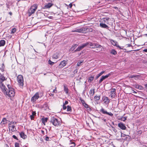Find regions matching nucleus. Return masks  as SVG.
Masks as SVG:
<instances>
[{"instance_id": "obj_1", "label": "nucleus", "mask_w": 147, "mask_h": 147, "mask_svg": "<svg viewBox=\"0 0 147 147\" xmlns=\"http://www.w3.org/2000/svg\"><path fill=\"white\" fill-rule=\"evenodd\" d=\"M93 45L92 42H87L86 43L78 47V48L75 50L74 52H75L77 51H79L81 50L84 47L87 46H92Z\"/></svg>"}, {"instance_id": "obj_2", "label": "nucleus", "mask_w": 147, "mask_h": 147, "mask_svg": "<svg viewBox=\"0 0 147 147\" xmlns=\"http://www.w3.org/2000/svg\"><path fill=\"white\" fill-rule=\"evenodd\" d=\"M6 97H9L11 98L13 97L15 95V92L13 88H10L9 90H7L5 93Z\"/></svg>"}, {"instance_id": "obj_3", "label": "nucleus", "mask_w": 147, "mask_h": 147, "mask_svg": "<svg viewBox=\"0 0 147 147\" xmlns=\"http://www.w3.org/2000/svg\"><path fill=\"white\" fill-rule=\"evenodd\" d=\"M38 5L37 4H34L28 10V13L29 16H31L32 14L34 13L37 8Z\"/></svg>"}, {"instance_id": "obj_4", "label": "nucleus", "mask_w": 147, "mask_h": 147, "mask_svg": "<svg viewBox=\"0 0 147 147\" xmlns=\"http://www.w3.org/2000/svg\"><path fill=\"white\" fill-rule=\"evenodd\" d=\"M50 122L54 126L57 127L59 126L60 123V121L53 117L51 118Z\"/></svg>"}, {"instance_id": "obj_5", "label": "nucleus", "mask_w": 147, "mask_h": 147, "mask_svg": "<svg viewBox=\"0 0 147 147\" xmlns=\"http://www.w3.org/2000/svg\"><path fill=\"white\" fill-rule=\"evenodd\" d=\"M17 80L19 86L21 87L24 86V78L21 75H19L17 77Z\"/></svg>"}, {"instance_id": "obj_6", "label": "nucleus", "mask_w": 147, "mask_h": 147, "mask_svg": "<svg viewBox=\"0 0 147 147\" xmlns=\"http://www.w3.org/2000/svg\"><path fill=\"white\" fill-rule=\"evenodd\" d=\"M16 123L15 122L11 121L9 124V130L14 131L16 130L15 125L16 124Z\"/></svg>"}, {"instance_id": "obj_7", "label": "nucleus", "mask_w": 147, "mask_h": 147, "mask_svg": "<svg viewBox=\"0 0 147 147\" xmlns=\"http://www.w3.org/2000/svg\"><path fill=\"white\" fill-rule=\"evenodd\" d=\"M110 94V96L112 98H115L116 95V90L115 88L111 89Z\"/></svg>"}, {"instance_id": "obj_8", "label": "nucleus", "mask_w": 147, "mask_h": 147, "mask_svg": "<svg viewBox=\"0 0 147 147\" xmlns=\"http://www.w3.org/2000/svg\"><path fill=\"white\" fill-rule=\"evenodd\" d=\"M87 30V29L84 27H83L81 28L77 29L75 30H72V32H78L79 33H84Z\"/></svg>"}, {"instance_id": "obj_9", "label": "nucleus", "mask_w": 147, "mask_h": 147, "mask_svg": "<svg viewBox=\"0 0 147 147\" xmlns=\"http://www.w3.org/2000/svg\"><path fill=\"white\" fill-rule=\"evenodd\" d=\"M39 97V94L38 92H36L31 98V101L33 102H35Z\"/></svg>"}, {"instance_id": "obj_10", "label": "nucleus", "mask_w": 147, "mask_h": 147, "mask_svg": "<svg viewBox=\"0 0 147 147\" xmlns=\"http://www.w3.org/2000/svg\"><path fill=\"white\" fill-rule=\"evenodd\" d=\"M100 111L104 114H107L109 115L110 116H113V114L111 112H108L106 111L103 108H102L100 110Z\"/></svg>"}, {"instance_id": "obj_11", "label": "nucleus", "mask_w": 147, "mask_h": 147, "mask_svg": "<svg viewBox=\"0 0 147 147\" xmlns=\"http://www.w3.org/2000/svg\"><path fill=\"white\" fill-rule=\"evenodd\" d=\"M129 78H134L135 80H137L141 78V76L139 75H137L136 74L133 75L129 76Z\"/></svg>"}, {"instance_id": "obj_12", "label": "nucleus", "mask_w": 147, "mask_h": 147, "mask_svg": "<svg viewBox=\"0 0 147 147\" xmlns=\"http://www.w3.org/2000/svg\"><path fill=\"white\" fill-rule=\"evenodd\" d=\"M0 88L2 92L4 93H5L7 89L3 83H0Z\"/></svg>"}, {"instance_id": "obj_13", "label": "nucleus", "mask_w": 147, "mask_h": 147, "mask_svg": "<svg viewBox=\"0 0 147 147\" xmlns=\"http://www.w3.org/2000/svg\"><path fill=\"white\" fill-rule=\"evenodd\" d=\"M111 75L110 73L109 74H108L105 76H102L101 78L100 79V80L98 81V83L99 84L101 83L104 80L106 79V78H107Z\"/></svg>"}, {"instance_id": "obj_14", "label": "nucleus", "mask_w": 147, "mask_h": 147, "mask_svg": "<svg viewBox=\"0 0 147 147\" xmlns=\"http://www.w3.org/2000/svg\"><path fill=\"white\" fill-rule=\"evenodd\" d=\"M102 99L104 103L106 105H108L110 102L109 99L108 97L104 96L102 97Z\"/></svg>"}, {"instance_id": "obj_15", "label": "nucleus", "mask_w": 147, "mask_h": 147, "mask_svg": "<svg viewBox=\"0 0 147 147\" xmlns=\"http://www.w3.org/2000/svg\"><path fill=\"white\" fill-rule=\"evenodd\" d=\"M66 64V61L65 60H63L60 63L59 65V68H62L64 67Z\"/></svg>"}, {"instance_id": "obj_16", "label": "nucleus", "mask_w": 147, "mask_h": 147, "mask_svg": "<svg viewBox=\"0 0 147 147\" xmlns=\"http://www.w3.org/2000/svg\"><path fill=\"white\" fill-rule=\"evenodd\" d=\"M118 125V126L122 130H125L126 128L125 125L123 123L121 122L119 123Z\"/></svg>"}, {"instance_id": "obj_17", "label": "nucleus", "mask_w": 147, "mask_h": 147, "mask_svg": "<svg viewBox=\"0 0 147 147\" xmlns=\"http://www.w3.org/2000/svg\"><path fill=\"white\" fill-rule=\"evenodd\" d=\"M110 42L112 44L113 46L117 47L120 49H123L122 48H121L119 46L117 45V42L116 41H114L113 40H111Z\"/></svg>"}, {"instance_id": "obj_18", "label": "nucleus", "mask_w": 147, "mask_h": 147, "mask_svg": "<svg viewBox=\"0 0 147 147\" xmlns=\"http://www.w3.org/2000/svg\"><path fill=\"white\" fill-rule=\"evenodd\" d=\"M6 80V78L2 75H0V83H3V82Z\"/></svg>"}, {"instance_id": "obj_19", "label": "nucleus", "mask_w": 147, "mask_h": 147, "mask_svg": "<svg viewBox=\"0 0 147 147\" xmlns=\"http://www.w3.org/2000/svg\"><path fill=\"white\" fill-rule=\"evenodd\" d=\"M63 88L66 94H68L69 93V89L66 84H63Z\"/></svg>"}, {"instance_id": "obj_20", "label": "nucleus", "mask_w": 147, "mask_h": 147, "mask_svg": "<svg viewBox=\"0 0 147 147\" xmlns=\"http://www.w3.org/2000/svg\"><path fill=\"white\" fill-rule=\"evenodd\" d=\"M134 87L140 90H142L144 89V88L142 86L138 84H135L134 85Z\"/></svg>"}, {"instance_id": "obj_21", "label": "nucleus", "mask_w": 147, "mask_h": 147, "mask_svg": "<svg viewBox=\"0 0 147 147\" xmlns=\"http://www.w3.org/2000/svg\"><path fill=\"white\" fill-rule=\"evenodd\" d=\"M53 5V4L52 3H48L45 5V8H49L52 7Z\"/></svg>"}, {"instance_id": "obj_22", "label": "nucleus", "mask_w": 147, "mask_h": 147, "mask_svg": "<svg viewBox=\"0 0 147 147\" xmlns=\"http://www.w3.org/2000/svg\"><path fill=\"white\" fill-rule=\"evenodd\" d=\"M102 47L101 45L98 44L96 47H90V48L92 49H94L95 48H100L101 49V51H102L104 50V49L102 48Z\"/></svg>"}, {"instance_id": "obj_23", "label": "nucleus", "mask_w": 147, "mask_h": 147, "mask_svg": "<svg viewBox=\"0 0 147 147\" xmlns=\"http://www.w3.org/2000/svg\"><path fill=\"white\" fill-rule=\"evenodd\" d=\"M100 26L101 28H109V27L107 25L103 23H100Z\"/></svg>"}, {"instance_id": "obj_24", "label": "nucleus", "mask_w": 147, "mask_h": 147, "mask_svg": "<svg viewBox=\"0 0 147 147\" xmlns=\"http://www.w3.org/2000/svg\"><path fill=\"white\" fill-rule=\"evenodd\" d=\"M36 113L35 111H32V115L30 116V117L31 120L34 119V116L36 115Z\"/></svg>"}, {"instance_id": "obj_25", "label": "nucleus", "mask_w": 147, "mask_h": 147, "mask_svg": "<svg viewBox=\"0 0 147 147\" xmlns=\"http://www.w3.org/2000/svg\"><path fill=\"white\" fill-rule=\"evenodd\" d=\"M59 53H56L53 55L52 57L53 59H57L59 58Z\"/></svg>"}, {"instance_id": "obj_26", "label": "nucleus", "mask_w": 147, "mask_h": 147, "mask_svg": "<svg viewBox=\"0 0 147 147\" xmlns=\"http://www.w3.org/2000/svg\"><path fill=\"white\" fill-rule=\"evenodd\" d=\"M7 122V120L6 118H3L1 124L2 125H3L5 124Z\"/></svg>"}, {"instance_id": "obj_27", "label": "nucleus", "mask_w": 147, "mask_h": 147, "mask_svg": "<svg viewBox=\"0 0 147 147\" xmlns=\"http://www.w3.org/2000/svg\"><path fill=\"white\" fill-rule=\"evenodd\" d=\"M20 137L21 138H26L27 137V136L25 134L24 132H22L19 133Z\"/></svg>"}, {"instance_id": "obj_28", "label": "nucleus", "mask_w": 147, "mask_h": 147, "mask_svg": "<svg viewBox=\"0 0 147 147\" xmlns=\"http://www.w3.org/2000/svg\"><path fill=\"white\" fill-rule=\"evenodd\" d=\"M78 46L77 44H75L73 45L70 49V51H74L75 49Z\"/></svg>"}, {"instance_id": "obj_29", "label": "nucleus", "mask_w": 147, "mask_h": 147, "mask_svg": "<svg viewBox=\"0 0 147 147\" xmlns=\"http://www.w3.org/2000/svg\"><path fill=\"white\" fill-rule=\"evenodd\" d=\"M5 43V40H0V47L4 46Z\"/></svg>"}, {"instance_id": "obj_30", "label": "nucleus", "mask_w": 147, "mask_h": 147, "mask_svg": "<svg viewBox=\"0 0 147 147\" xmlns=\"http://www.w3.org/2000/svg\"><path fill=\"white\" fill-rule=\"evenodd\" d=\"M95 89H91L89 92V94L90 96H92L94 93Z\"/></svg>"}, {"instance_id": "obj_31", "label": "nucleus", "mask_w": 147, "mask_h": 147, "mask_svg": "<svg viewBox=\"0 0 147 147\" xmlns=\"http://www.w3.org/2000/svg\"><path fill=\"white\" fill-rule=\"evenodd\" d=\"M48 120L47 118H44L42 119V123L44 124H45V123L47 122Z\"/></svg>"}, {"instance_id": "obj_32", "label": "nucleus", "mask_w": 147, "mask_h": 147, "mask_svg": "<svg viewBox=\"0 0 147 147\" xmlns=\"http://www.w3.org/2000/svg\"><path fill=\"white\" fill-rule=\"evenodd\" d=\"M105 71H102L100 73H99L96 77V79H97L100 76L103 74L105 73Z\"/></svg>"}, {"instance_id": "obj_33", "label": "nucleus", "mask_w": 147, "mask_h": 147, "mask_svg": "<svg viewBox=\"0 0 147 147\" xmlns=\"http://www.w3.org/2000/svg\"><path fill=\"white\" fill-rule=\"evenodd\" d=\"M69 144H71V146H70L69 147H74L75 146V144L74 142H72L71 141H70Z\"/></svg>"}, {"instance_id": "obj_34", "label": "nucleus", "mask_w": 147, "mask_h": 147, "mask_svg": "<svg viewBox=\"0 0 147 147\" xmlns=\"http://www.w3.org/2000/svg\"><path fill=\"white\" fill-rule=\"evenodd\" d=\"M5 66L4 65V64L3 63L1 67L0 68V70L2 72H3L4 71V68H5Z\"/></svg>"}, {"instance_id": "obj_35", "label": "nucleus", "mask_w": 147, "mask_h": 147, "mask_svg": "<svg viewBox=\"0 0 147 147\" xmlns=\"http://www.w3.org/2000/svg\"><path fill=\"white\" fill-rule=\"evenodd\" d=\"M111 53L114 55H115L117 53V52L115 49H112L110 52Z\"/></svg>"}, {"instance_id": "obj_36", "label": "nucleus", "mask_w": 147, "mask_h": 147, "mask_svg": "<svg viewBox=\"0 0 147 147\" xmlns=\"http://www.w3.org/2000/svg\"><path fill=\"white\" fill-rule=\"evenodd\" d=\"M94 77L92 76H91L88 78V82H91L94 79Z\"/></svg>"}, {"instance_id": "obj_37", "label": "nucleus", "mask_w": 147, "mask_h": 147, "mask_svg": "<svg viewBox=\"0 0 147 147\" xmlns=\"http://www.w3.org/2000/svg\"><path fill=\"white\" fill-rule=\"evenodd\" d=\"M94 98L96 100H99L100 99V96H96L94 97Z\"/></svg>"}, {"instance_id": "obj_38", "label": "nucleus", "mask_w": 147, "mask_h": 147, "mask_svg": "<svg viewBox=\"0 0 147 147\" xmlns=\"http://www.w3.org/2000/svg\"><path fill=\"white\" fill-rule=\"evenodd\" d=\"M49 63L51 65H53L55 63L54 62L52 61L50 59H49L48 61Z\"/></svg>"}, {"instance_id": "obj_39", "label": "nucleus", "mask_w": 147, "mask_h": 147, "mask_svg": "<svg viewBox=\"0 0 147 147\" xmlns=\"http://www.w3.org/2000/svg\"><path fill=\"white\" fill-rule=\"evenodd\" d=\"M16 28H13L11 30V34H14V33L16 31Z\"/></svg>"}, {"instance_id": "obj_40", "label": "nucleus", "mask_w": 147, "mask_h": 147, "mask_svg": "<svg viewBox=\"0 0 147 147\" xmlns=\"http://www.w3.org/2000/svg\"><path fill=\"white\" fill-rule=\"evenodd\" d=\"M67 111H71V107L69 106H67Z\"/></svg>"}, {"instance_id": "obj_41", "label": "nucleus", "mask_w": 147, "mask_h": 147, "mask_svg": "<svg viewBox=\"0 0 147 147\" xmlns=\"http://www.w3.org/2000/svg\"><path fill=\"white\" fill-rule=\"evenodd\" d=\"M83 105L84 106V107L86 108H89V105L87 104L86 103H84V104H83Z\"/></svg>"}, {"instance_id": "obj_42", "label": "nucleus", "mask_w": 147, "mask_h": 147, "mask_svg": "<svg viewBox=\"0 0 147 147\" xmlns=\"http://www.w3.org/2000/svg\"><path fill=\"white\" fill-rule=\"evenodd\" d=\"M83 61H81L78 62L77 63V66H80L81 63H83Z\"/></svg>"}, {"instance_id": "obj_43", "label": "nucleus", "mask_w": 147, "mask_h": 147, "mask_svg": "<svg viewBox=\"0 0 147 147\" xmlns=\"http://www.w3.org/2000/svg\"><path fill=\"white\" fill-rule=\"evenodd\" d=\"M80 100L81 101V102L82 103V104H84V103H85V101L83 99H82L81 98L80 99Z\"/></svg>"}, {"instance_id": "obj_44", "label": "nucleus", "mask_w": 147, "mask_h": 147, "mask_svg": "<svg viewBox=\"0 0 147 147\" xmlns=\"http://www.w3.org/2000/svg\"><path fill=\"white\" fill-rule=\"evenodd\" d=\"M126 119H127V117H123V118H121V120L123 121H125Z\"/></svg>"}, {"instance_id": "obj_45", "label": "nucleus", "mask_w": 147, "mask_h": 147, "mask_svg": "<svg viewBox=\"0 0 147 147\" xmlns=\"http://www.w3.org/2000/svg\"><path fill=\"white\" fill-rule=\"evenodd\" d=\"M15 147H19V144L18 143H16L15 144Z\"/></svg>"}, {"instance_id": "obj_46", "label": "nucleus", "mask_w": 147, "mask_h": 147, "mask_svg": "<svg viewBox=\"0 0 147 147\" xmlns=\"http://www.w3.org/2000/svg\"><path fill=\"white\" fill-rule=\"evenodd\" d=\"M138 134L139 135H140L142 133V131L141 130H139L137 132Z\"/></svg>"}, {"instance_id": "obj_47", "label": "nucleus", "mask_w": 147, "mask_h": 147, "mask_svg": "<svg viewBox=\"0 0 147 147\" xmlns=\"http://www.w3.org/2000/svg\"><path fill=\"white\" fill-rule=\"evenodd\" d=\"M53 92L55 93H57V90H56V88H55L53 90Z\"/></svg>"}, {"instance_id": "obj_48", "label": "nucleus", "mask_w": 147, "mask_h": 147, "mask_svg": "<svg viewBox=\"0 0 147 147\" xmlns=\"http://www.w3.org/2000/svg\"><path fill=\"white\" fill-rule=\"evenodd\" d=\"M92 44H93V46H92L91 47H93V46H94V47H96L97 45L98 44L97 43H92Z\"/></svg>"}, {"instance_id": "obj_49", "label": "nucleus", "mask_w": 147, "mask_h": 147, "mask_svg": "<svg viewBox=\"0 0 147 147\" xmlns=\"http://www.w3.org/2000/svg\"><path fill=\"white\" fill-rule=\"evenodd\" d=\"M66 107L65 106V105H63V109L64 110H65L66 109Z\"/></svg>"}, {"instance_id": "obj_50", "label": "nucleus", "mask_w": 147, "mask_h": 147, "mask_svg": "<svg viewBox=\"0 0 147 147\" xmlns=\"http://www.w3.org/2000/svg\"><path fill=\"white\" fill-rule=\"evenodd\" d=\"M68 102L67 101H65L64 103H63V105H67L68 104Z\"/></svg>"}, {"instance_id": "obj_51", "label": "nucleus", "mask_w": 147, "mask_h": 147, "mask_svg": "<svg viewBox=\"0 0 147 147\" xmlns=\"http://www.w3.org/2000/svg\"><path fill=\"white\" fill-rule=\"evenodd\" d=\"M7 87H8V90H9V89L10 88H12V87H11V85H8Z\"/></svg>"}, {"instance_id": "obj_52", "label": "nucleus", "mask_w": 147, "mask_h": 147, "mask_svg": "<svg viewBox=\"0 0 147 147\" xmlns=\"http://www.w3.org/2000/svg\"><path fill=\"white\" fill-rule=\"evenodd\" d=\"M69 7L70 8H71L72 7V4H71V3H70V4H69Z\"/></svg>"}, {"instance_id": "obj_53", "label": "nucleus", "mask_w": 147, "mask_h": 147, "mask_svg": "<svg viewBox=\"0 0 147 147\" xmlns=\"http://www.w3.org/2000/svg\"><path fill=\"white\" fill-rule=\"evenodd\" d=\"M127 45V47H130L131 46V45L130 44H128Z\"/></svg>"}, {"instance_id": "obj_54", "label": "nucleus", "mask_w": 147, "mask_h": 147, "mask_svg": "<svg viewBox=\"0 0 147 147\" xmlns=\"http://www.w3.org/2000/svg\"><path fill=\"white\" fill-rule=\"evenodd\" d=\"M147 143V141H144V142H142V144H146Z\"/></svg>"}, {"instance_id": "obj_55", "label": "nucleus", "mask_w": 147, "mask_h": 147, "mask_svg": "<svg viewBox=\"0 0 147 147\" xmlns=\"http://www.w3.org/2000/svg\"><path fill=\"white\" fill-rule=\"evenodd\" d=\"M143 51L145 52H147V48L144 49Z\"/></svg>"}, {"instance_id": "obj_56", "label": "nucleus", "mask_w": 147, "mask_h": 147, "mask_svg": "<svg viewBox=\"0 0 147 147\" xmlns=\"http://www.w3.org/2000/svg\"><path fill=\"white\" fill-rule=\"evenodd\" d=\"M145 88L147 89V84L144 85Z\"/></svg>"}, {"instance_id": "obj_57", "label": "nucleus", "mask_w": 147, "mask_h": 147, "mask_svg": "<svg viewBox=\"0 0 147 147\" xmlns=\"http://www.w3.org/2000/svg\"><path fill=\"white\" fill-rule=\"evenodd\" d=\"M90 111H91V108L89 107V108H87Z\"/></svg>"}, {"instance_id": "obj_58", "label": "nucleus", "mask_w": 147, "mask_h": 147, "mask_svg": "<svg viewBox=\"0 0 147 147\" xmlns=\"http://www.w3.org/2000/svg\"><path fill=\"white\" fill-rule=\"evenodd\" d=\"M50 96H54V94L51 93V94Z\"/></svg>"}, {"instance_id": "obj_59", "label": "nucleus", "mask_w": 147, "mask_h": 147, "mask_svg": "<svg viewBox=\"0 0 147 147\" xmlns=\"http://www.w3.org/2000/svg\"><path fill=\"white\" fill-rule=\"evenodd\" d=\"M12 137H13V138H17L16 136H15V135H13Z\"/></svg>"}, {"instance_id": "obj_60", "label": "nucleus", "mask_w": 147, "mask_h": 147, "mask_svg": "<svg viewBox=\"0 0 147 147\" xmlns=\"http://www.w3.org/2000/svg\"><path fill=\"white\" fill-rule=\"evenodd\" d=\"M113 8L115 9H117L118 8L116 7H114Z\"/></svg>"}, {"instance_id": "obj_61", "label": "nucleus", "mask_w": 147, "mask_h": 147, "mask_svg": "<svg viewBox=\"0 0 147 147\" xmlns=\"http://www.w3.org/2000/svg\"><path fill=\"white\" fill-rule=\"evenodd\" d=\"M133 91V92L134 93H137V92H136V91H135L134 90H132Z\"/></svg>"}, {"instance_id": "obj_62", "label": "nucleus", "mask_w": 147, "mask_h": 147, "mask_svg": "<svg viewBox=\"0 0 147 147\" xmlns=\"http://www.w3.org/2000/svg\"><path fill=\"white\" fill-rule=\"evenodd\" d=\"M9 13L11 16L12 15V13L11 12H9Z\"/></svg>"}, {"instance_id": "obj_63", "label": "nucleus", "mask_w": 147, "mask_h": 147, "mask_svg": "<svg viewBox=\"0 0 147 147\" xmlns=\"http://www.w3.org/2000/svg\"><path fill=\"white\" fill-rule=\"evenodd\" d=\"M45 140H46V141H48L49 140V138H45Z\"/></svg>"}, {"instance_id": "obj_64", "label": "nucleus", "mask_w": 147, "mask_h": 147, "mask_svg": "<svg viewBox=\"0 0 147 147\" xmlns=\"http://www.w3.org/2000/svg\"><path fill=\"white\" fill-rule=\"evenodd\" d=\"M112 128H113V130L114 131H115V130H116V129L114 127H112Z\"/></svg>"}]
</instances>
